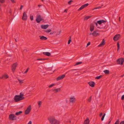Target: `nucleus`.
Here are the masks:
<instances>
[{
	"mask_svg": "<svg viewBox=\"0 0 124 124\" xmlns=\"http://www.w3.org/2000/svg\"><path fill=\"white\" fill-rule=\"evenodd\" d=\"M48 120L51 124H59L60 123V122L55 119V117L53 116H49L48 118Z\"/></svg>",
	"mask_w": 124,
	"mask_h": 124,
	"instance_id": "nucleus-1",
	"label": "nucleus"
},
{
	"mask_svg": "<svg viewBox=\"0 0 124 124\" xmlns=\"http://www.w3.org/2000/svg\"><path fill=\"white\" fill-rule=\"evenodd\" d=\"M124 61V58H119L116 60V62L117 64L120 65H123V62Z\"/></svg>",
	"mask_w": 124,
	"mask_h": 124,
	"instance_id": "nucleus-2",
	"label": "nucleus"
},
{
	"mask_svg": "<svg viewBox=\"0 0 124 124\" xmlns=\"http://www.w3.org/2000/svg\"><path fill=\"white\" fill-rule=\"evenodd\" d=\"M9 118L10 120L13 121L16 119V116L13 114H10L9 116Z\"/></svg>",
	"mask_w": 124,
	"mask_h": 124,
	"instance_id": "nucleus-3",
	"label": "nucleus"
},
{
	"mask_svg": "<svg viewBox=\"0 0 124 124\" xmlns=\"http://www.w3.org/2000/svg\"><path fill=\"white\" fill-rule=\"evenodd\" d=\"M14 100L15 102H17L23 100L18 95H16L15 96Z\"/></svg>",
	"mask_w": 124,
	"mask_h": 124,
	"instance_id": "nucleus-4",
	"label": "nucleus"
},
{
	"mask_svg": "<svg viewBox=\"0 0 124 124\" xmlns=\"http://www.w3.org/2000/svg\"><path fill=\"white\" fill-rule=\"evenodd\" d=\"M43 19L41 17L40 15H37L36 21L38 23H40L41 21L43 20Z\"/></svg>",
	"mask_w": 124,
	"mask_h": 124,
	"instance_id": "nucleus-5",
	"label": "nucleus"
},
{
	"mask_svg": "<svg viewBox=\"0 0 124 124\" xmlns=\"http://www.w3.org/2000/svg\"><path fill=\"white\" fill-rule=\"evenodd\" d=\"M31 106L29 105L27 108L26 109L25 111V114L26 115L29 114L31 110Z\"/></svg>",
	"mask_w": 124,
	"mask_h": 124,
	"instance_id": "nucleus-6",
	"label": "nucleus"
},
{
	"mask_svg": "<svg viewBox=\"0 0 124 124\" xmlns=\"http://www.w3.org/2000/svg\"><path fill=\"white\" fill-rule=\"evenodd\" d=\"M89 35H92L93 36L95 37H96L99 36V34L97 32V31H93V33H90Z\"/></svg>",
	"mask_w": 124,
	"mask_h": 124,
	"instance_id": "nucleus-7",
	"label": "nucleus"
},
{
	"mask_svg": "<svg viewBox=\"0 0 124 124\" xmlns=\"http://www.w3.org/2000/svg\"><path fill=\"white\" fill-rule=\"evenodd\" d=\"M17 66V64L16 63H14L12 65V70L13 72H14Z\"/></svg>",
	"mask_w": 124,
	"mask_h": 124,
	"instance_id": "nucleus-8",
	"label": "nucleus"
},
{
	"mask_svg": "<svg viewBox=\"0 0 124 124\" xmlns=\"http://www.w3.org/2000/svg\"><path fill=\"white\" fill-rule=\"evenodd\" d=\"M120 34H117L115 35L113 38V40L115 41H116L118 40V39L120 37Z\"/></svg>",
	"mask_w": 124,
	"mask_h": 124,
	"instance_id": "nucleus-9",
	"label": "nucleus"
},
{
	"mask_svg": "<svg viewBox=\"0 0 124 124\" xmlns=\"http://www.w3.org/2000/svg\"><path fill=\"white\" fill-rule=\"evenodd\" d=\"M89 4L88 3H87L85 4H84L81 7H80L78 10V11H80V10L84 8H85L88 6V5Z\"/></svg>",
	"mask_w": 124,
	"mask_h": 124,
	"instance_id": "nucleus-10",
	"label": "nucleus"
},
{
	"mask_svg": "<svg viewBox=\"0 0 124 124\" xmlns=\"http://www.w3.org/2000/svg\"><path fill=\"white\" fill-rule=\"evenodd\" d=\"M65 74H63L62 75L56 78V80L58 81L62 80L65 77Z\"/></svg>",
	"mask_w": 124,
	"mask_h": 124,
	"instance_id": "nucleus-11",
	"label": "nucleus"
},
{
	"mask_svg": "<svg viewBox=\"0 0 124 124\" xmlns=\"http://www.w3.org/2000/svg\"><path fill=\"white\" fill-rule=\"evenodd\" d=\"M27 15L25 12H24L23 13L22 17V19L24 21H26L27 20Z\"/></svg>",
	"mask_w": 124,
	"mask_h": 124,
	"instance_id": "nucleus-12",
	"label": "nucleus"
},
{
	"mask_svg": "<svg viewBox=\"0 0 124 124\" xmlns=\"http://www.w3.org/2000/svg\"><path fill=\"white\" fill-rule=\"evenodd\" d=\"M88 83L92 87H94L95 85V83L93 81H90L88 82Z\"/></svg>",
	"mask_w": 124,
	"mask_h": 124,
	"instance_id": "nucleus-13",
	"label": "nucleus"
},
{
	"mask_svg": "<svg viewBox=\"0 0 124 124\" xmlns=\"http://www.w3.org/2000/svg\"><path fill=\"white\" fill-rule=\"evenodd\" d=\"M70 101L72 103H74L75 101V98L74 97H70Z\"/></svg>",
	"mask_w": 124,
	"mask_h": 124,
	"instance_id": "nucleus-14",
	"label": "nucleus"
},
{
	"mask_svg": "<svg viewBox=\"0 0 124 124\" xmlns=\"http://www.w3.org/2000/svg\"><path fill=\"white\" fill-rule=\"evenodd\" d=\"M49 26V25L48 24L45 25H42L41 26V27L42 29H46Z\"/></svg>",
	"mask_w": 124,
	"mask_h": 124,
	"instance_id": "nucleus-15",
	"label": "nucleus"
},
{
	"mask_svg": "<svg viewBox=\"0 0 124 124\" xmlns=\"http://www.w3.org/2000/svg\"><path fill=\"white\" fill-rule=\"evenodd\" d=\"M105 40L103 39L100 44L98 46L100 47L101 46L104 45L105 44Z\"/></svg>",
	"mask_w": 124,
	"mask_h": 124,
	"instance_id": "nucleus-16",
	"label": "nucleus"
},
{
	"mask_svg": "<svg viewBox=\"0 0 124 124\" xmlns=\"http://www.w3.org/2000/svg\"><path fill=\"white\" fill-rule=\"evenodd\" d=\"M97 23L99 24H101L102 23H104L106 22V21L104 20H101L97 21Z\"/></svg>",
	"mask_w": 124,
	"mask_h": 124,
	"instance_id": "nucleus-17",
	"label": "nucleus"
},
{
	"mask_svg": "<svg viewBox=\"0 0 124 124\" xmlns=\"http://www.w3.org/2000/svg\"><path fill=\"white\" fill-rule=\"evenodd\" d=\"M89 118H87L85 120L84 124H89Z\"/></svg>",
	"mask_w": 124,
	"mask_h": 124,
	"instance_id": "nucleus-18",
	"label": "nucleus"
},
{
	"mask_svg": "<svg viewBox=\"0 0 124 124\" xmlns=\"http://www.w3.org/2000/svg\"><path fill=\"white\" fill-rule=\"evenodd\" d=\"M61 90V89L60 88H59L57 89H54L53 90V91L54 92V93H57L58 92L60 91Z\"/></svg>",
	"mask_w": 124,
	"mask_h": 124,
	"instance_id": "nucleus-19",
	"label": "nucleus"
},
{
	"mask_svg": "<svg viewBox=\"0 0 124 124\" xmlns=\"http://www.w3.org/2000/svg\"><path fill=\"white\" fill-rule=\"evenodd\" d=\"M43 54L47 56H50L51 55V53L49 52H43Z\"/></svg>",
	"mask_w": 124,
	"mask_h": 124,
	"instance_id": "nucleus-20",
	"label": "nucleus"
},
{
	"mask_svg": "<svg viewBox=\"0 0 124 124\" xmlns=\"http://www.w3.org/2000/svg\"><path fill=\"white\" fill-rule=\"evenodd\" d=\"M23 100L25 99V97H23L24 95L23 93H20V95H18Z\"/></svg>",
	"mask_w": 124,
	"mask_h": 124,
	"instance_id": "nucleus-21",
	"label": "nucleus"
},
{
	"mask_svg": "<svg viewBox=\"0 0 124 124\" xmlns=\"http://www.w3.org/2000/svg\"><path fill=\"white\" fill-rule=\"evenodd\" d=\"M94 29V26L92 24H91L90 26V30L91 31H93Z\"/></svg>",
	"mask_w": 124,
	"mask_h": 124,
	"instance_id": "nucleus-22",
	"label": "nucleus"
},
{
	"mask_svg": "<svg viewBox=\"0 0 124 124\" xmlns=\"http://www.w3.org/2000/svg\"><path fill=\"white\" fill-rule=\"evenodd\" d=\"M39 37H40V39L46 40L47 39L46 37L44 36H39Z\"/></svg>",
	"mask_w": 124,
	"mask_h": 124,
	"instance_id": "nucleus-23",
	"label": "nucleus"
},
{
	"mask_svg": "<svg viewBox=\"0 0 124 124\" xmlns=\"http://www.w3.org/2000/svg\"><path fill=\"white\" fill-rule=\"evenodd\" d=\"M8 78V76L7 75H4L1 78V79H3L4 78L6 79H7Z\"/></svg>",
	"mask_w": 124,
	"mask_h": 124,
	"instance_id": "nucleus-24",
	"label": "nucleus"
},
{
	"mask_svg": "<svg viewBox=\"0 0 124 124\" xmlns=\"http://www.w3.org/2000/svg\"><path fill=\"white\" fill-rule=\"evenodd\" d=\"M105 73L106 74H108L109 73V71L108 70H105L104 71Z\"/></svg>",
	"mask_w": 124,
	"mask_h": 124,
	"instance_id": "nucleus-25",
	"label": "nucleus"
},
{
	"mask_svg": "<svg viewBox=\"0 0 124 124\" xmlns=\"http://www.w3.org/2000/svg\"><path fill=\"white\" fill-rule=\"evenodd\" d=\"M38 103L39 105V107L40 108L42 104V102L41 101H39L38 102Z\"/></svg>",
	"mask_w": 124,
	"mask_h": 124,
	"instance_id": "nucleus-26",
	"label": "nucleus"
},
{
	"mask_svg": "<svg viewBox=\"0 0 124 124\" xmlns=\"http://www.w3.org/2000/svg\"><path fill=\"white\" fill-rule=\"evenodd\" d=\"M22 112L21 111H19L18 112H16V115L18 116L20 114L22 113Z\"/></svg>",
	"mask_w": 124,
	"mask_h": 124,
	"instance_id": "nucleus-27",
	"label": "nucleus"
},
{
	"mask_svg": "<svg viewBox=\"0 0 124 124\" xmlns=\"http://www.w3.org/2000/svg\"><path fill=\"white\" fill-rule=\"evenodd\" d=\"M91 17V16H87L85 17L84 18V20H87Z\"/></svg>",
	"mask_w": 124,
	"mask_h": 124,
	"instance_id": "nucleus-28",
	"label": "nucleus"
},
{
	"mask_svg": "<svg viewBox=\"0 0 124 124\" xmlns=\"http://www.w3.org/2000/svg\"><path fill=\"white\" fill-rule=\"evenodd\" d=\"M117 51H118L120 48V45L119 44V42L118 41L117 42Z\"/></svg>",
	"mask_w": 124,
	"mask_h": 124,
	"instance_id": "nucleus-29",
	"label": "nucleus"
},
{
	"mask_svg": "<svg viewBox=\"0 0 124 124\" xmlns=\"http://www.w3.org/2000/svg\"><path fill=\"white\" fill-rule=\"evenodd\" d=\"M105 113H104L103 115L102 116L101 118V120L102 121L103 120L105 116Z\"/></svg>",
	"mask_w": 124,
	"mask_h": 124,
	"instance_id": "nucleus-30",
	"label": "nucleus"
},
{
	"mask_svg": "<svg viewBox=\"0 0 124 124\" xmlns=\"http://www.w3.org/2000/svg\"><path fill=\"white\" fill-rule=\"evenodd\" d=\"M120 121L119 119H117L115 123L114 124H119Z\"/></svg>",
	"mask_w": 124,
	"mask_h": 124,
	"instance_id": "nucleus-31",
	"label": "nucleus"
},
{
	"mask_svg": "<svg viewBox=\"0 0 124 124\" xmlns=\"http://www.w3.org/2000/svg\"><path fill=\"white\" fill-rule=\"evenodd\" d=\"M102 77V76L101 75L99 76H97L95 78V79H100Z\"/></svg>",
	"mask_w": 124,
	"mask_h": 124,
	"instance_id": "nucleus-32",
	"label": "nucleus"
},
{
	"mask_svg": "<svg viewBox=\"0 0 124 124\" xmlns=\"http://www.w3.org/2000/svg\"><path fill=\"white\" fill-rule=\"evenodd\" d=\"M47 60V59H37L36 60L37 61H39V60Z\"/></svg>",
	"mask_w": 124,
	"mask_h": 124,
	"instance_id": "nucleus-33",
	"label": "nucleus"
},
{
	"mask_svg": "<svg viewBox=\"0 0 124 124\" xmlns=\"http://www.w3.org/2000/svg\"><path fill=\"white\" fill-rule=\"evenodd\" d=\"M92 96H90L87 99V101L89 102H90L91 101Z\"/></svg>",
	"mask_w": 124,
	"mask_h": 124,
	"instance_id": "nucleus-34",
	"label": "nucleus"
},
{
	"mask_svg": "<svg viewBox=\"0 0 124 124\" xmlns=\"http://www.w3.org/2000/svg\"><path fill=\"white\" fill-rule=\"evenodd\" d=\"M51 31V30L49 29L45 31L47 32H50Z\"/></svg>",
	"mask_w": 124,
	"mask_h": 124,
	"instance_id": "nucleus-35",
	"label": "nucleus"
},
{
	"mask_svg": "<svg viewBox=\"0 0 124 124\" xmlns=\"http://www.w3.org/2000/svg\"><path fill=\"white\" fill-rule=\"evenodd\" d=\"M70 39L69 40V41H68V44H69L70 43V42L71 41V40L70 39V38H71V36L70 37Z\"/></svg>",
	"mask_w": 124,
	"mask_h": 124,
	"instance_id": "nucleus-36",
	"label": "nucleus"
},
{
	"mask_svg": "<svg viewBox=\"0 0 124 124\" xmlns=\"http://www.w3.org/2000/svg\"><path fill=\"white\" fill-rule=\"evenodd\" d=\"M82 63V62H78L76 63L75 64V66L77 65Z\"/></svg>",
	"mask_w": 124,
	"mask_h": 124,
	"instance_id": "nucleus-37",
	"label": "nucleus"
},
{
	"mask_svg": "<svg viewBox=\"0 0 124 124\" xmlns=\"http://www.w3.org/2000/svg\"><path fill=\"white\" fill-rule=\"evenodd\" d=\"M55 85V84H51L50 85H49L48 86V87L49 88H51V87H52L54 86Z\"/></svg>",
	"mask_w": 124,
	"mask_h": 124,
	"instance_id": "nucleus-38",
	"label": "nucleus"
},
{
	"mask_svg": "<svg viewBox=\"0 0 124 124\" xmlns=\"http://www.w3.org/2000/svg\"><path fill=\"white\" fill-rule=\"evenodd\" d=\"M18 81L21 84L23 83V80H21L19 79H18Z\"/></svg>",
	"mask_w": 124,
	"mask_h": 124,
	"instance_id": "nucleus-39",
	"label": "nucleus"
},
{
	"mask_svg": "<svg viewBox=\"0 0 124 124\" xmlns=\"http://www.w3.org/2000/svg\"><path fill=\"white\" fill-rule=\"evenodd\" d=\"M30 18L31 21H32L33 20V16H30Z\"/></svg>",
	"mask_w": 124,
	"mask_h": 124,
	"instance_id": "nucleus-40",
	"label": "nucleus"
},
{
	"mask_svg": "<svg viewBox=\"0 0 124 124\" xmlns=\"http://www.w3.org/2000/svg\"><path fill=\"white\" fill-rule=\"evenodd\" d=\"M61 31H60L59 32H58L56 34V35H59L61 33Z\"/></svg>",
	"mask_w": 124,
	"mask_h": 124,
	"instance_id": "nucleus-41",
	"label": "nucleus"
},
{
	"mask_svg": "<svg viewBox=\"0 0 124 124\" xmlns=\"http://www.w3.org/2000/svg\"><path fill=\"white\" fill-rule=\"evenodd\" d=\"M73 1L72 0H70L69 1L68 3V4L69 5H70L71 4V2H73Z\"/></svg>",
	"mask_w": 124,
	"mask_h": 124,
	"instance_id": "nucleus-42",
	"label": "nucleus"
},
{
	"mask_svg": "<svg viewBox=\"0 0 124 124\" xmlns=\"http://www.w3.org/2000/svg\"><path fill=\"white\" fill-rule=\"evenodd\" d=\"M95 23V25H96V26L97 27L100 28V29H101V28L99 27H98V24L97 23H97V22L96 23Z\"/></svg>",
	"mask_w": 124,
	"mask_h": 124,
	"instance_id": "nucleus-43",
	"label": "nucleus"
},
{
	"mask_svg": "<svg viewBox=\"0 0 124 124\" xmlns=\"http://www.w3.org/2000/svg\"><path fill=\"white\" fill-rule=\"evenodd\" d=\"M29 70V68H28L25 71L24 73H27V72Z\"/></svg>",
	"mask_w": 124,
	"mask_h": 124,
	"instance_id": "nucleus-44",
	"label": "nucleus"
},
{
	"mask_svg": "<svg viewBox=\"0 0 124 124\" xmlns=\"http://www.w3.org/2000/svg\"><path fill=\"white\" fill-rule=\"evenodd\" d=\"M111 120H112V119H111L110 118V119H109V121L108 122V124H110V123L111 122Z\"/></svg>",
	"mask_w": 124,
	"mask_h": 124,
	"instance_id": "nucleus-45",
	"label": "nucleus"
},
{
	"mask_svg": "<svg viewBox=\"0 0 124 124\" xmlns=\"http://www.w3.org/2000/svg\"><path fill=\"white\" fill-rule=\"evenodd\" d=\"M121 99L122 100H123L124 99V95H123L122 96Z\"/></svg>",
	"mask_w": 124,
	"mask_h": 124,
	"instance_id": "nucleus-46",
	"label": "nucleus"
},
{
	"mask_svg": "<svg viewBox=\"0 0 124 124\" xmlns=\"http://www.w3.org/2000/svg\"><path fill=\"white\" fill-rule=\"evenodd\" d=\"M124 124V121H121L120 122V124Z\"/></svg>",
	"mask_w": 124,
	"mask_h": 124,
	"instance_id": "nucleus-47",
	"label": "nucleus"
},
{
	"mask_svg": "<svg viewBox=\"0 0 124 124\" xmlns=\"http://www.w3.org/2000/svg\"><path fill=\"white\" fill-rule=\"evenodd\" d=\"M23 5H21V6L20 9L21 10L22 9V8H23Z\"/></svg>",
	"mask_w": 124,
	"mask_h": 124,
	"instance_id": "nucleus-48",
	"label": "nucleus"
},
{
	"mask_svg": "<svg viewBox=\"0 0 124 124\" xmlns=\"http://www.w3.org/2000/svg\"><path fill=\"white\" fill-rule=\"evenodd\" d=\"M10 0L12 3H16L14 0Z\"/></svg>",
	"mask_w": 124,
	"mask_h": 124,
	"instance_id": "nucleus-49",
	"label": "nucleus"
},
{
	"mask_svg": "<svg viewBox=\"0 0 124 124\" xmlns=\"http://www.w3.org/2000/svg\"><path fill=\"white\" fill-rule=\"evenodd\" d=\"M4 1V0H0V2H1V3H3Z\"/></svg>",
	"mask_w": 124,
	"mask_h": 124,
	"instance_id": "nucleus-50",
	"label": "nucleus"
},
{
	"mask_svg": "<svg viewBox=\"0 0 124 124\" xmlns=\"http://www.w3.org/2000/svg\"><path fill=\"white\" fill-rule=\"evenodd\" d=\"M90 42H89L87 44V46H89V45H90Z\"/></svg>",
	"mask_w": 124,
	"mask_h": 124,
	"instance_id": "nucleus-51",
	"label": "nucleus"
},
{
	"mask_svg": "<svg viewBox=\"0 0 124 124\" xmlns=\"http://www.w3.org/2000/svg\"><path fill=\"white\" fill-rule=\"evenodd\" d=\"M32 124V122L31 121H29V123L27 124Z\"/></svg>",
	"mask_w": 124,
	"mask_h": 124,
	"instance_id": "nucleus-52",
	"label": "nucleus"
},
{
	"mask_svg": "<svg viewBox=\"0 0 124 124\" xmlns=\"http://www.w3.org/2000/svg\"><path fill=\"white\" fill-rule=\"evenodd\" d=\"M102 113H100V114L99 116L100 117L101 116H102Z\"/></svg>",
	"mask_w": 124,
	"mask_h": 124,
	"instance_id": "nucleus-53",
	"label": "nucleus"
},
{
	"mask_svg": "<svg viewBox=\"0 0 124 124\" xmlns=\"http://www.w3.org/2000/svg\"><path fill=\"white\" fill-rule=\"evenodd\" d=\"M103 6V5H102L101 6H98L97 7V8L98 9H99L101 8V7Z\"/></svg>",
	"mask_w": 124,
	"mask_h": 124,
	"instance_id": "nucleus-54",
	"label": "nucleus"
},
{
	"mask_svg": "<svg viewBox=\"0 0 124 124\" xmlns=\"http://www.w3.org/2000/svg\"><path fill=\"white\" fill-rule=\"evenodd\" d=\"M67 9H65L64 11V12H67Z\"/></svg>",
	"mask_w": 124,
	"mask_h": 124,
	"instance_id": "nucleus-55",
	"label": "nucleus"
},
{
	"mask_svg": "<svg viewBox=\"0 0 124 124\" xmlns=\"http://www.w3.org/2000/svg\"><path fill=\"white\" fill-rule=\"evenodd\" d=\"M97 9H98L97 7H95V8H93V10H94Z\"/></svg>",
	"mask_w": 124,
	"mask_h": 124,
	"instance_id": "nucleus-56",
	"label": "nucleus"
},
{
	"mask_svg": "<svg viewBox=\"0 0 124 124\" xmlns=\"http://www.w3.org/2000/svg\"><path fill=\"white\" fill-rule=\"evenodd\" d=\"M77 70V69H73V70H70V71H73V70Z\"/></svg>",
	"mask_w": 124,
	"mask_h": 124,
	"instance_id": "nucleus-57",
	"label": "nucleus"
},
{
	"mask_svg": "<svg viewBox=\"0 0 124 124\" xmlns=\"http://www.w3.org/2000/svg\"><path fill=\"white\" fill-rule=\"evenodd\" d=\"M15 40L16 42H17V40L16 39H15Z\"/></svg>",
	"mask_w": 124,
	"mask_h": 124,
	"instance_id": "nucleus-58",
	"label": "nucleus"
},
{
	"mask_svg": "<svg viewBox=\"0 0 124 124\" xmlns=\"http://www.w3.org/2000/svg\"><path fill=\"white\" fill-rule=\"evenodd\" d=\"M124 76V74H123L121 76V77H123Z\"/></svg>",
	"mask_w": 124,
	"mask_h": 124,
	"instance_id": "nucleus-59",
	"label": "nucleus"
},
{
	"mask_svg": "<svg viewBox=\"0 0 124 124\" xmlns=\"http://www.w3.org/2000/svg\"><path fill=\"white\" fill-rule=\"evenodd\" d=\"M41 6V5H38V6L39 7H40Z\"/></svg>",
	"mask_w": 124,
	"mask_h": 124,
	"instance_id": "nucleus-60",
	"label": "nucleus"
},
{
	"mask_svg": "<svg viewBox=\"0 0 124 124\" xmlns=\"http://www.w3.org/2000/svg\"><path fill=\"white\" fill-rule=\"evenodd\" d=\"M120 17H119V20L120 22Z\"/></svg>",
	"mask_w": 124,
	"mask_h": 124,
	"instance_id": "nucleus-61",
	"label": "nucleus"
},
{
	"mask_svg": "<svg viewBox=\"0 0 124 124\" xmlns=\"http://www.w3.org/2000/svg\"><path fill=\"white\" fill-rule=\"evenodd\" d=\"M53 33H51L50 34H52Z\"/></svg>",
	"mask_w": 124,
	"mask_h": 124,
	"instance_id": "nucleus-62",
	"label": "nucleus"
},
{
	"mask_svg": "<svg viewBox=\"0 0 124 124\" xmlns=\"http://www.w3.org/2000/svg\"><path fill=\"white\" fill-rule=\"evenodd\" d=\"M9 12L10 13V14L11 13V10H10V11H9Z\"/></svg>",
	"mask_w": 124,
	"mask_h": 124,
	"instance_id": "nucleus-63",
	"label": "nucleus"
},
{
	"mask_svg": "<svg viewBox=\"0 0 124 124\" xmlns=\"http://www.w3.org/2000/svg\"><path fill=\"white\" fill-rule=\"evenodd\" d=\"M41 0V1L42 2H43V0Z\"/></svg>",
	"mask_w": 124,
	"mask_h": 124,
	"instance_id": "nucleus-64",
	"label": "nucleus"
}]
</instances>
